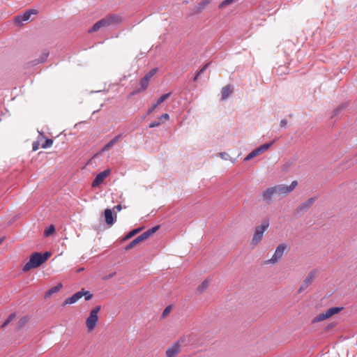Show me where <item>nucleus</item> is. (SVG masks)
Wrapping results in <instances>:
<instances>
[{
	"label": "nucleus",
	"mask_w": 357,
	"mask_h": 357,
	"mask_svg": "<svg viewBox=\"0 0 357 357\" xmlns=\"http://www.w3.org/2000/svg\"><path fill=\"white\" fill-rule=\"evenodd\" d=\"M123 137V134L117 135L102 148V151H108L112 146H113L116 142L120 141Z\"/></svg>",
	"instance_id": "obj_15"
},
{
	"label": "nucleus",
	"mask_w": 357,
	"mask_h": 357,
	"mask_svg": "<svg viewBox=\"0 0 357 357\" xmlns=\"http://www.w3.org/2000/svg\"><path fill=\"white\" fill-rule=\"evenodd\" d=\"M346 107V105H341L340 106H338L336 109H334L333 111V115L334 116H336L342 110H343L344 108Z\"/></svg>",
	"instance_id": "obj_37"
},
{
	"label": "nucleus",
	"mask_w": 357,
	"mask_h": 357,
	"mask_svg": "<svg viewBox=\"0 0 357 357\" xmlns=\"http://www.w3.org/2000/svg\"><path fill=\"white\" fill-rule=\"evenodd\" d=\"M232 163H235L236 162V158H234L232 159L231 157H230V160H229Z\"/></svg>",
	"instance_id": "obj_48"
},
{
	"label": "nucleus",
	"mask_w": 357,
	"mask_h": 357,
	"mask_svg": "<svg viewBox=\"0 0 357 357\" xmlns=\"http://www.w3.org/2000/svg\"><path fill=\"white\" fill-rule=\"evenodd\" d=\"M298 185L297 181H293L289 185H284L283 184H280L273 186L274 191L275 195H287L291 191H293L295 188Z\"/></svg>",
	"instance_id": "obj_5"
},
{
	"label": "nucleus",
	"mask_w": 357,
	"mask_h": 357,
	"mask_svg": "<svg viewBox=\"0 0 357 357\" xmlns=\"http://www.w3.org/2000/svg\"><path fill=\"white\" fill-rule=\"evenodd\" d=\"M36 13H37V10H35V9H29V10L25 11L22 15V17L26 22V21H28L30 19L31 15L36 14Z\"/></svg>",
	"instance_id": "obj_25"
},
{
	"label": "nucleus",
	"mask_w": 357,
	"mask_h": 357,
	"mask_svg": "<svg viewBox=\"0 0 357 357\" xmlns=\"http://www.w3.org/2000/svg\"><path fill=\"white\" fill-rule=\"evenodd\" d=\"M185 340V337H181L178 341L174 342L166 350L167 357H176L181 351V343Z\"/></svg>",
	"instance_id": "obj_6"
},
{
	"label": "nucleus",
	"mask_w": 357,
	"mask_h": 357,
	"mask_svg": "<svg viewBox=\"0 0 357 357\" xmlns=\"http://www.w3.org/2000/svg\"><path fill=\"white\" fill-rule=\"evenodd\" d=\"M109 174H110V169H107L104 170L103 172L98 174L97 176H96L95 179L93 181L92 186L96 187V186L100 185V183H102L103 182L104 179L107 176H109Z\"/></svg>",
	"instance_id": "obj_11"
},
{
	"label": "nucleus",
	"mask_w": 357,
	"mask_h": 357,
	"mask_svg": "<svg viewBox=\"0 0 357 357\" xmlns=\"http://www.w3.org/2000/svg\"><path fill=\"white\" fill-rule=\"evenodd\" d=\"M100 309H101V306L98 305L95 308H93V310H91V312L89 313V316L87 317V319L86 320V325L88 331H92L95 328V327L97 324V322L98 321V314L99 311L100 310Z\"/></svg>",
	"instance_id": "obj_4"
},
{
	"label": "nucleus",
	"mask_w": 357,
	"mask_h": 357,
	"mask_svg": "<svg viewBox=\"0 0 357 357\" xmlns=\"http://www.w3.org/2000/svg\"><path fill=\"white\" fill-rule=\"evenodd\" d=\"M55 231V227L53 225H50L48 227H47L44 231L45 236H49L52 234Z\"/></svg>",
	"instance_id": "obj_32"
},
{
	"label": "nucleus",
	"mask_w": 357,
	"mask_h": 357,
	"mask_svg": "<svg viewBox=\"0 0 357 357\" xmlns=\"http://www.w3.org/2000/svg\"><path fill=\"white\" fill-rule=\"evenodd\" d=\"M172 93L169 92L167 93H165L162 96H161L156 101L155 103L153 104L147 110L146 115H149L152 114L154 110L160 105L161 103H162L166 99H167L170 96Z\"/></svg>",
	"instance_id": "obj_10"
},
{
	"label": "nucleus",
	"mask_w": 357,
	"mask_h": 357,
	"mask_svg": "<svg viewBox=\"0 0 357 357\" xmlns=\"http://www.w3.org/2000/svg\"><path fill=\"white\" fill-rule=\"evenodd\" d=\"M317 199V197H313L310 199H308L307 201L303 202L297 208H296V212L298 213H305L310 206L314 204L315 200Z\"/></svg>",
	"instance_id": "obj_9"
},
{
	"label": "nucleus",
	"mask_w": 357,
	"mask_h": 357,
	"mask_svg": "<svg viewBox=\"0 0 357 357\" xmlns=\"http://www.w3.org/2000/svg\"><path fill=\"white\" fill-rule=\"evenodd\" d=\"M163 123H164V121H155L151 122L149 124V127L150 128H153L159 126L160 124H162Z\"/></svg>",
	"instance_id": "obj_39"
},
{
	"label": "nucleus",
	"mask_w": 357,
	"mask_h": 357,
	"mask_svg": "<svg viewBox=\"0 0 357 357\" xmlns=\"http://www.w3.org/2000/svg\"><path fill=\"white\" fill-rule=\"evenodd\" d=\"M62 287V284L59 283L56 286L50 288L46 293H45V297H49L52 296L54 294L57 293Z\"/></svg>",
	"instance_id": "obj_20"
},
{
	"label": "nucleus",
	"mask_w": 357,
	"mask_h": 357,
	"mask_svg": "<svg viewBox=\"0 0 357 357\" xmlns=\"http://www.w3.org/2000/svg\"><path fill=\"white\" fill-rule=\"evenodd\" d=\"M197 79H198V77H197L196 76H195V77H194V79H193V81H194V82H195V81H197Z\"/></svg>",
	"instance_id": "obj_51"
},
{
	"label": "nucleus",
	"mask_w": 357,
	"mask_h": 357,
	"mask_svg": "<svg viewBox=\"0 0 357 357\" xmlns=\"http://www.w3.org/2000/svg\"><path fill=\"white\" fill-rule=\"evenodd\" d=\"M273 144V142H271L269 143H266V144H264L259 146L256 149H257V152L259 153V154H260L261 153L268 150Z\"/></svg>",
	"instance_id": "obj_26"
},
{
	"label": "nucleus",
	"mask_w": 357,
	"mask_h": 357,
	"mask_svg": "<svg viewBox=\"0 0 357 357\" xmlns=\"http://www.w3.org/2000/svg\"><path fill=\"white\" fill-rule=\"evenodd\" d=\"M275 195L273 187H270L266 189L261 194L262 198L267 202H271L272 197Z\"/></svg>",
	"instance_id": "obj_13"
},
{
	"label": "nucleus",
	"mask_w": 357,
	"mask_h": 357,
	"mask_svg": "<svg viewBox=\"0 0 357 357\" xmlns=\"http://www.w3.org/2000/svg\"><path fill=\"white\" fill-rule=\"evenodd\" d=\"M169 120V115L167 113H165L158 117V121H164V123H165V121H167Z\"/></svg>",
	"instance_id": "obj_38"
},
{
	"label": "nucleus",
	"mask_w": 357,
	"mask_h": 357,
	"mask_svg": "<svg viewBox=\"0 0 357 357\" xmlns=\"http://www.w3.org/2000/svg\"><path fill=\"white\" fill-rule=\"evenodd\" d=\"M82 297H83V294L81 293L80 291H79L76 292L75 294H74L70 297H68V298H66L63 301L62 305L65 306L66 305L74 304Z\"/></svg>",
	"instance_id": "obj_12"
},
{
	"label": "nucleus",
	"mask_w": 357,
	"mask_h": 357,
	"mask_svg": "<svg viewBox=\"0 0 357 357\" xmlns=\"http://www.w3.org/2000/svg\"><path fill=\"white\" fill-rule=\"evenodd\" d=\"M211 1L212 0H202L197 6L195 7L193 13L195 14L201 13Z\"/></svg>",
	"instance_id": "obj_17"
},
{
	"label": "nucleus",
	"mask_w": 357,
	"mask_h": 357,
	"mask_svg": "<svg viewBox=\"0 0 357 357\" xmlns=\"http://www.w3.org/2000/svg\"><path fill=\"white\" fill-rule=\"evenodd\" d=\"M335 325H336V324H334V323H331V324H328V326H327V329H328H328H331V328H333Z\"/></svg>",
	"instance_id": "obj_46"
},
{
	"label": "nucleus",
	"mask_w": 357,
	"mask_h": 357,
	"mask_svg": "<svg viewBox=\"0 0 357 357\" xmlns=\"http://www.w3.org/2000/svg\"><path fill=\"white\" fill-rule=\"evenodd\" d=\"M121 22V17L120 16L116 15H108L96 22L89 31L95 32L98 31L102 27L107 26L112 24H117Z\"/></svg>",
	"instance_id": "obj_2"
},
{
	"label": "nucleus",
	"mask_w": 357,
	"mask_h": 357,
	"mask_svg": "<svg viewBox=\"0 0 357 357\" xmlns=\"http://www.w3.org/2000/svg\"><path fill=\"white\" fill-rule=\"evenodd\" d=\"M259 154L257 152V149H255L245 157L244 161L248 162L254 158L255 157L257 156Z\"/></svg>",
	"instance_id": "obj_31"
},
{
	"label": "nucleus",
	"mask_w": 357,
	"mask_h": 357,
	"mask_svg": "<svg viewBox=\"0 0 357 357\" xmlns=\"http://www.w3.org/2000/svg\"><path fill=\"white\" fill-rule=\"evenodd\" d=\"M15 317L16 314L15 312L11 313L1 324V327L4 328L6 326H8L11 321H13L15 319Z\"/></svg>",
	"instance_id": "obj_28"
},
{
	"label": "nucleus",
	"mask_w": 357,
	"mask_h": 357,
	"mask_svg": "<svg viewBox=\"0 0 357 357\" xmlns=\"http://www.w3.org/2000/svg\"><path fill=\"white\" fill-rule=\"evenodd\" d=\"M53 144V140L51 139H47L45 142V143H43L42 144V148L43 149H47L49 147H50Z\"/></svg>",
	"instance_id": "obj_36"
},
{
	"label": "nucleus",
	"mask_w": 357,
	"mask_h": 357,
	"mask_svg": "<svg viewBox=\"0 0 357 357\" xmlns=\"http://www.w3.org/2000/svg\"><path fill=\"white\" fill-rule=\"evenodd\" d=\"M344 309L343 307H333L328 308L325 312L327 314L328 318L332 317L334 314H336L339 312H340Z\"/></svg>",
	"instance_id": "obj_19"
},
{
	"label": "nucleus",
	"mask_w": 357,
	"mask_h": 357,
	"mask_svg": "<svg viewBox=\"0 0 357 357\" xmlns=\"http://www.w3.org/2000/svg\"><path fill=\"white\" fill-rule=\"evenodd\" d=\"M234 0H224L220 3L219 7L222 8L227 5L231 4V3L234 2Z\"/></svg>",
	"instance_id": "obj_41"
},
{
	"label": "nucleus",
	"mask_w": 357,
	"mask_h": 357,
	"mask_svg": "<svg viewBox=\"0 0 357 357\" xmlns=\"http://www.w3.org/2000/svg\"><path fill=\"white\" fill-rule=\"evenodd\" d=\"M219 157L225 160H230V155L226 152H221L219 153Z\"/></svg>",
	"instance_id": "obj_40"
},
{
	"label": "nucleus",
	"mask_w": 357,
	"mask_h": 357,
	"mask_svg": "<svg viewBox=\"0 0 357 357\" xmlns=\"http://www.w3.org/2000/svg\"><path fill=\"white\" fill-rule=\"evenodd\" d=\"M287 124V121L286 119H282V120L280 121V126L281 128H284V127H286Z\"/></svg>",
	"instance_id": "obj_44"
},
{
	"label": "nucleus",
	"mask_w": 357,
	"mask_h": 357,
	"mask_svg": "<svg viewBox=\"0 0 357 357\" xmlns=\"http://www.w3.org/2000/svg\"><path fill=\"white\" fill-rule=\"evenodd\" d=\"M328 319L326 312H322L316 316L311 321L312 324H315Z\"/></svg>",
	"instance_id": "obj_24"
},
{
	"label": "nucleus",
	"mask_w": 357,
	"mask_h": 357,
	"mask_svg": "<svg viewBox=\"0 0 357 357\" xmlns=\"http://www.w3.org/2000/svg\"><path fill=\"white\" fill-rule=\"evenodd\" d=\"M160 228V226L159 225H156L148 230H146V231H144V233H142L143 236L145 237V238H148L149 236H151L153 234H154L155 232H156Z\"/></svg>",
	"instance_id": "obj_23"
},
{
	"label": "nucleus",
	"mask_w": 357,
	"mask_h": 357,
	"mask_svg": "<svg viewBox=\"0 0 357 357\" xmlns=\"http://www.w3.org/2000/svg\"><path fill=\"white\" fill-rule=\"evenodd\" d=\"M142 90L141 89H137L135 90H134L132 93H131V96H135L139 93H140Z\"/></svg>",
	"instance_id": "obj_45"
},
{
	"label": "nucleus",
	"mask_w": 357,
	"mask_h": 357,
	"mask_svg": "<svg viewBox=\"0 0 357 357\" xmlns=\"http://www.w3.org/2000/svg\"><path fill=\"white\" fill-rule=\"evenodd\" d=\"M209 285V282L208 280H204L201 284H199L197 287V291L199 293H202L204 291H205Z\"/></svg>",
	"instance_id": "obj_27"
},
{
	"label": "nucleus",
	"mask_w": 357,
	"mask_h": 357,
	"mask_svg": "<svg viewBox=\"0 0 357 357\" xmlns=\"http://www.w3.org/2000/svg\"><path fill=\"white\" fill-rule=\"evenodd\" d=\"M144 240H146V238L142 234L141 235H139L137 238H135L134 240H132L129 244H128L126 246L125 250H128Z\"/></svg>",
	"instance_id": "obj_18"
},
{
	"label": "nucleus",
	"mask_w": 357,
	"mask_h": 357,
	"mask_svg": "<svg viewBox=\"0 0 357 357\" xmlns=\"http://www.w3.org/2000/svg\"><path fill=\"white\" fill-rule=\"evenodd\" d=\"M171 310V306H167L162 312V317H165L167 314H168L170 312Z\"/></svg>",
	"instance_id": "obj_42"
},
{
	"label": "nucleus",
	"mask_w": 357,
	"mask_h": 357,
	"mask_svg": "<svg viewBox=\"0 0 357 357\" xmlns=\"http://www.w3.org/2000/svg\"><path fill=\"white\" fill-rule=\"evenodd\" d=\"M28 321V318L26 317H22L16 324V330H20L22 328Z\"/></svg>",
	"instance_id": "obj_29"
},
{
	"label": "nucleus",
	"mask_w": 357,
	"mask_h": 357,
	"mask_svg": "<svg viewBox=\"0 0 357 357\" xmlns=\"http://www.w3.org/2000/svg\"><path fill=\"white\" fill-rule=\"evenodd\" d=\"M50 53L48 51H44L42 54L40 56V57L38 59H37L36 61H34V64H38V63H44L48 56H49Z\"/></svg>",
	"instance_id": "obj_21"
},
{
	"label": "nucleus",
	"mask_w": 357,
	"mask_h": 357,
	"mask_svg": "<svg viewBox=\"0 0 357 357\" xmlns=\"http://www.w3.org/2000/svg\"><path fill=\"white\" fill-rule=\"evenodd\" d=\"M201 75L197 72V73L195 75L197 77H199Z\"/></svg>",
	"instance_id": "obj_50"
},
{
	"label": "nucleus",
	"mask_w": 357,
	"mask_h": 357,
	"mask_svg": "<svg viewBox=\"0 0 357 357\" xmlns=\"http://www.w3.org/2000/svg\"><path fill=\"white\" fill-rule=\"evenodd\" d=\"M114 208L118 211H120L122 208L121 207V204H118L116 206H114Z\"/></svg>",
	"instance_id": "obj_47"
},
{
	"label": "nucleus",
	"mask_w": 357,
	"mask_h": 357,
	"mask_svg": "<svg viewBox=\"0 0 357 357\" xmlns=\"http://www.w3.org/2000/svg\"><path fill=\"white\" fill-rule=\"evenodd\" d=\"M80 291L83 294V296H84L85 301H89L93 297V294L89 291H84L82 289Z\"/></svg>",
	"instance_id": "obj_34"
},
{
	"label": "nucleus",
	"mask_w": 357,
	"mask_h": 357,
	"mask_svg": "<svg viewBox=\"0 0 357 357\" xmlns=\"http://www.w3.org/2000/svg\"><path fill=\"white\" fill-rule=\"evenodd\" d=\"M36 149H37V146L33 144V150H36Z\"/></svg>",
	"instance_id": "obj_49"
},
{
	"label": "nucleus",
	"mask_w": 357,
	"mask_h": 357,
	"mask_svg": "<svg viewBox=\"0 0 357 357\" xmlns=\"http://www.w3.org/2000/svg\"><path fill=\"white\" fill-rule=\"evenodd\" d=\"M268 227L269 221L268 220L266 219L262 221L260 226H258L255 228V231L251 241L252 245H257L261 241L264 236V233Z\"/></svg>",
	"instance_id": "obj_3"
},
{
	"label": "nucleus",
	"mask_w": 357,
	"mask_h": 357,
	"mask_svg": "<svg viewBox=\"0 0 357 357\" xmlns=\"http://www.w3.org/2000/svg\"><path fill=\"white\" fill-rule=\"evenodd\" d=\"M158 68H155L151 69L149 73H147L144 77H147L148 79L150 80V79L157 73Z\"/></svg>",
	"instance_id": "obj_35"
},
{
	"label": "nucleus",
	"mask_w": 357,
	"mask_h": 357,
	"mask_svg": "<svg viewBox=\"0 0 357 357\" xmlns=\"http://www.w3.org/2000/svg\"><path fill=\"white\" fill-rule=\"evenodd\" d=\"M210 65V63H207L206 64H205L199 71L198 73L202 75L206 69L208 67V66Z\"/></svg>",
	"instance_id": "obj_43"
},
{
	"label": "nucleus",
	"mask_w": 357,
	"mask_h": 357,
	"mask_svg": "<svg viewBox=\"0 0 357 357\" xmlns=\"http://www.w3.org/2000/svg\"><path fill=\"white\" fill-rule=\"evenodd\" d=\"M105 222L107 225L112 226L116 222V217L114 218L112 211L109 208H106L104 211Z\"/></svg>",
	"instance_id": "obj_14"
},
{
	"label": "nucleus",
	"mask_w": 357,
	"mask_h": 357,
	"mask_svg": "<svg viewBox=\"0 0 357 357\" xmlns=\"http://www.w3.org/2000/svg\"><path fill=\"white\" fill-rule=\"evenodd\" d=\"M142 230V227H139V228L132 229V231H130L128 234H127L126 235V236L123 238V241H126V240L131 238L132 237H133L134 236H135L136 234L139 233Z\"/></svg>",
	"instance_id": "obj_22"
},
{
	"label": "nucleus",
	"mask_w": 357,
	"mask_h": 357,
	"mask_svg": "<svg viewBox=\"0 0 357 357\" xmlns=\"http://www.w3.org/2000/svg\"><path fill=\"white\" fill-rule=\"evenodd\" d=\"M233 92V87L231 85H227L222 89L221 100H226Z\"/></svg>",
	"instance_id": "obj_16"
},
{
	"label": "nucleus",
	"mask_w": 357,
	"mask_h": 357,
	"mask_svg": "<svg viewBox=\"0 0 357 357\" xmlns=\"http://www.w3.org/2000/svg\"><path fill=\"white\" fill-rule=\"evenodd\" d=\"M50 255H51V253L49 252H45L44 253H41V252L33 253L32 255H31L29 260L23 266L22 271L24 272H27L32 268L39 267L45 261H47L48 259V258L50 257Z\"/></svg>",
	"instance_id": "obj_1"
},
{
	"label": "nucleus",
	"mask_w": 357,
	"mask_h": 357,
	"mask_svg": "<svg viewBox=\"0 0 357 357\" xmlns=\"http://www.w3.org/2000/svg\"><path fill=\"white\" fill-rule=\"evenodd\" d=\"M24 22H25V21L24 19H22V15H17L14 18V23L17 26L22 25Z\"/></svg>",
	"instance_id": "obj_33"
},
{
	"label": "nucleus",
	"mask_w": 357,
	"mask_h": 357,
	"mask_svg": "<svg viewBox=\"0 0 357 357\" xmlns=\"http://www.w3.org/2000/svg\"><path fill=\"white\" fill-rule=\"evenodd\" d=\"M3 238H0V244L2 243Z\"/></svg>",
	"instance_id": "obj_52"
},
{
	"label": "nucleus",
	"mask_w": 357,
	"mask_h": 357,
	"mask_svg": "<svg viewBox=\"0 0 357 357\" xmlns=\"http://www.w3.org/2000/svg\"><path fill=\"white\" fill-rule=\"evenodd\" d=\"M287 248V245L284 243L280 244L275 249V251L273 257L265 261V264H275L282 257L284 251Z\"/></svg>",
	"instance_id": "obj_7"
},
{
	"label": "nucleus",
	"mask_w": 357,
	"mask_h": 357,
	"mask_svg": "<svg viewBox=\"0 0 357 357\" xmlns=\"http://www.w3.org/2000/svg\"><path fill=\"white\" fill-rule=\"evenodd\" d=\"M319 271L317 269L311 271L305 280L303 281L301 287L298 290V293H301L305 290L313 282L318 275Z\"/></svg>",
	"instance_id": "obj_8"
},
{
	"label": "nucleus",
	"mask_w": 357,
	"mask_h": 357,
	"mask_svg": "<svg viewBox=\"0 0 357 357\" xmlns=\"http://www.w3.org/2000/svg\"><path fill=\"white\" fill-rule=\"evenodd\" d=\"M149 79H148L147 77H143L140 79V86H141V89L142 91L146 90L147 89V87L149 86Z\"/></svg>",
	"instance_id": "obj_30"
}]
</instances>
